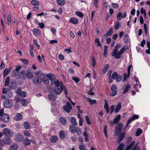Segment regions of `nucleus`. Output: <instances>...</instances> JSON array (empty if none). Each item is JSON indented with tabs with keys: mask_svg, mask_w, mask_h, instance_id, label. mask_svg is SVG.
<instances>
[{
	"mask_svg": "<svg viewBox=\"0 0 150 150\" xmlns=\"http://www.w3.org/2000/svg\"><path fill=\"white\" fill-rule=\"evenodd\" d=\"M115 127L114 134L118 136L117 142L119 144L122 141V123L119 122L116 125Z\"/></svg>",
	"mask_w": 150,
	"mask_h": 150,
	"instance_id": "obj_1",
	"label": "nucleus"
},
{
	"mask_svg": "<svg viewBox=\"0 0 150 150\" xmlns=\"http://www.w3.org/2000/svg\"><path fill=\"white\" fill-rule=\"evenodd\" d=\"M18 75L19 77L21 79H25V75H26L27 78L29 79H31L33 77V75L31 72L30 69H27L26 71L23 70L21 72H18L15 73V76H18Z\"/></svg>",
	"mask_w": 150,
	"mask_h": 150,
	"instance_id": "obj_2",
	"label": "nucleus"
},
{
	"mask_svg": "<svg viewBox=\"0 0 150 150\" xmlns=\"http://www.w3.org/2000/svg\"><path fill=\"white\" fill-rule=\"evenodd\" d=\"M120 45H117L115 47V48L111 54L112 56H115V57L117 59H119L121 57L122 53V49L118 52V50L121 47Z\"/></svg>",
	"mask_w": 150,
	"mask_h": 150,
	"instance_id": "obj_3",
	"label": "nucleus"
},
{
	"mask_svg": "<svg viewBox=\"0 0 150 150\" xmlns=\"http://www.w3.org/2000/svg\"><path fill=\"white\" fill-rule=\"evenodd\" d=\"M50 94L48 95V97L50 100L52 101L55 100V97L57 96V94L59 95L61 93V92H58L57 89H55V91L53 89H51L50 90Z\"/></svg>",
	"mask_w": 150,
	"mask_h": 150,
	"instance_id": "obj_4",
	"label": "nucleus"
},
{
	"mask_svg": "<svg viewBox=\"0 0 150 150\" xmlns=\"http://www.w3.org/2000/svg\"><path fill=\"white\" fill-rule=\"evenodd\" d=\"M69 131L73 134L76 133L78 136L80 135L82 133L81 129L79 127H76L73 125L69 126Z\"/></svg>",
	"mask_w": 150,
	"mask_h": 150,
	"instance_id": "obj_5",
	"label": "nucleus"
},
{
	"mask_svg": "<svg viewBox=\"0 0 150 150\" xmlns=\"http://www.w3.org/2000/svg\"><path fill=\"white\" fill-rule=\"evenodd\" d=\"M53 85H55V87H54V91H55V89H57L58 92H62V91L64 90V86L63 84H61L60 86V88H59L60 86L59 82L58 80H56L54 82H53Z\"/></svg>",
	"mask_w": 150,
	"mask_h": 150,
	"instance_id": "obj_6",
	"label": "nucleus"
},
{
	"mask_svg": "<svg viewBox=\"0 0 150 150\" xmlns=\"http://www.w3.org/2000/svg\"><path fill=\"white\" fill-rule=\"evenodd\" d=\"M3 134L6 136H9L12 137L13 136V133L10 129L7 128H5L3 129L2 130Z\"/></svg>",
	"mask_w": 150,
	"mask_h": 150,
	"instance_id": "obj_7",
	"label": "nucleus"
},
{
	"mask_svg": "<svg viewBox=\"0 0 150 150\" xmlns=\"http://www.w3.org/2000/svg\"><path fill=\"white\" fill-rule=\"evenodd\" d=\"M4 106L7 108H11L12 106V103L11 100L8 99L5 100L3 102Z\"/></svg>",
	"mask_w": 150,
	"mask_h": 150,
	"instance_id": "obj_8",
	"label": "nucleus"
},
{
	"mask_svg": "<svg viewBox=\"0 0 150 150\" xmlns=\"http://www.w3.org/2000/svg\"><path fill=\"white\" fill-rule=\"evenodd\" d=\"M111 77L113 79H115L117 82H119L121 81L122 79V77L121 76L117 74L116 72H114L112 74Z\"/></svg>",
	"mask_w": 150,
	"mask_h": 150,
	"instance_id": "obj_9",
	"label": "nucleus"
},
{
	"mask_svg": "<svg viewBox=\"0 0 150 150\" xmlns=\"http://www.w3.org/2000/svg\"><path fill=\"white\" fill-rule=\"evenodd\" d=\"M121 115H119L117 116L116 117L113 119V121H110V126L112 127L115 124L117 123L120 120L121 118Z\"/></svg>",
	"mask_w": 150,
	"mask_h": 150,
	"instance_id": "obj_10",
	"label": "nucleus"
},
{
	"mask_svg": "<svg viewBox=\"0 0 150 150\" xmlns=\"http://www.w3.org/2000/svg\"><path fill=\"white\" fill-rule=\"evenodd\" d=\"M15 139L17 142H21L23 140V136L21 134L18 133L15 135Z\"/></svg>",
	"mask_w": 150,
	"mask_h": 150,
	"instance_id": "obj_11",
	"label": "nucleus"
},
{
	"mask_svg": "<svg viewBox=\"0 0 150 150\" xmlns=\"http://www.w3.org/2000/svg\"><path fill=\"white\" fill-rule=\"evenodd\" d=\"M111 89L112 92L110 93V96H115L117 93L116 86L115 84L112 85L111 87Z\"/></svg>",
	"mask_w": 150,
	"mask_h": 150,
	"instance_id": "obj_12",
	"label": "nucleus"
},
{
	"mask_svg": "<svg viewBox=\"0 0 150 150\" xmlns=\"http://www.w3.org/2000/svg\"><path fill=\"white\" fill-rule=\"evenodd\" d=\"M63 109L67 112H69L72 109L70 103L68 102H67L66 103V106H64Z\"/></svg>",
	"mask_w": 150,
	"mask_h": 150,
	"instance_id": "obj_13",
	"label": "nucleus"
},
{
	"mask_svg": "<svg viewBox=\"0 0 150 150\" xmlns=\"http://www.w3.org/2000/svg\"><path fill=\"white\" fill-rule=\"evenodd\" d=\"M47 76L48 78L49 79H50L51 81V83L52 85L53 84V82L56 79V77L55 75L51 73L47 75Z\"/></svg>",
	"mask_w": 150,
	"mask_h": 150,
	"instance_id": "obj_14",
	"label": "nucleus"
},
{
	"mask_svg": "<svg viewBox=\"0 0 150 150\" xmlns=\"http://www.w3.org/2000/svg\"><path fill=\"white\" fill-rule=\"evenodd\" d=\"M11 139L9 137H6L3 138L1 141L3 143L7 145H9L11 143Z\"/></svg>",
	"mask_w": 150,
	"mask_h": 150,
	"instance_id": "obj_15",
	"label": "nucleus"
},
{
	"mask_svg": "<svg viewBox=\"0 0 150 150\" xmlns=\"http://www.w3.org/2000/svg\"><path fill=\"white\" fill-rule=\"evenodd\" d=\"M1 120L4 122H8L9 120V117L8 114H4L1 117Z\"/></svg>",
	"mask_w": 150,
	"mask_h": 150,
	"instance_id": "obj_16",
	"label": "nucleus"
},
{
	"mask_svg": "<svg viewBox=\"0 0 150 150\" xmlns=\"http://www.w3.org/2000/svg\"><path fill=\"white\" fill-rule=\"evenodd\" d=\"M23 116L20 113L16 114L15 116L13 117L14 120L16 121H18L21 120L23 118Z\"/></svg>",
	"mask_w": 150,
	"mask_h": 150,
	"instance_id": "obj_17",
	"label": "nucleus"
},
{
	"mask_svg": "<svg viewBox=\"0 0 150 150\" xmlns=\"http://www.w3.org/2000/svg\"><path fill=\"white\" fill-rule=\"evenodd\" d=\"M33 81L34 84H40L42 82V80L38 76L34 77L33 79Z\"/></svg>",
	"mask_w": 150,
	"mask_h": 150,
	"instance_id": "obj_18",
	"label": "nucleus"
},
{
	"mask_svg": "<svg viewBox=\"0 0 150 150\" xmlns=\"http://www.w3.org/2000/svg\"><path fill=\"white\" fill-rule=\"evenodd\" d=\"M69 21L72 23L77 24L78 23L79 20L76 18L72 17L70 19Z\"/></svg>",
	"mask_w": 150,
	"mask_h": 150,
	"instance_id": "obj_19",
	"label": "nucleus"
},
{
	"mask_svg": "<svg viewBox=\"0 0 150 150\" xmlns=\"http://www.w3.org/2000/svg\"><path fill=\"white\" fill-rule=\"evenodd\" d=\"M124 42L125 43H127L128 42L130 41V39L129 38V37L127 34H126L123 37Z\"/></svg>",
	"mask_w": 150,
	"mask_h": 150,
	"instance_id": "obj_20",
	"label": "nucleus"
},
{
	"mask_svg": "<svg viewBox=\"0 0 150 150\" xmlns=\"http://www.w3.org/2000/svg\"><path fill=\"white\" fill-rule=\"evenodd\" d=\"M60 122L62 125H65L67 122L66 119L64 117H61L59 119Z\"/></svg>",
	"mask_w": 150,
	"mask_h": 150,
	"instance_id": "obj_21",
	"label": "nucleus"
},
{
	"mask_svg": "<svg viewBox=\"0 0 150 150\" xmlns=\"http://www.w3.org/2000/svg\"><path fill=\"white\" fill-rule=\"evenodd\" d=\"M23 144L26 146L29 145L30 144V141L27 138H25L23 139Z\"/></svg>",
	"mask_w": 150,
	"mask_h": 150,
	"instance_id": "obj_22",
	"label": "nucleus"
},
{
	"mask_svg": "<svg viewBox=\"0 0 150 150\" xmlns=\"http://www.w3.org/2000/svg\"><path fill=\"white\" fill-rule=\"evenodd\" d=\"M57 140L58 137L56 136L52 137L50 139V141L53 143L56 142L57 141Z\"/></svg>",
	"mask_w": 150,
	"mask_h": 150,
	"instance_id": "obj_23",
	"label": "nucleus"
},
{
	"mask_svg": "<svg viewBox=\"0 0 150 150\" xmlns=\"http://www.w3.org/2000/svg\"><path fill=\"white\" fill-rule=\"evenodd\" d=\"M121 102H119L118 103V104L116 106L114 112L115 113H116L117 112H118L119 111V110L121 108Z\"/></svg>",
	"mask_w": 150,
	"mask_h": 150,
	"instance_id": "obj_24",
	"label": "nucleus"
},
{
	"mask_svg": "<svg viewBox=\"0 0 150 150\" xmlns=\"http://www.w3.org/2000/svg\"><path fill=\"white\" fill-rule=\"evenodd\" d=\"M70 120L71 123L73 124V125H76L77 124V123L76 122V119L74 117H71L70 119Z\"/></svg>",
	"mask_w": 150,
	"mask_h": 150,
	"instance_id": "obj_25",
	"label": "nucleus"
},
{
	"mask_svg": "<svg viewBox=\"0 0 150 150\" xmlns=\"http://www.w3.org/2000/svg\"><path fill=\"white\" fill-rule=\"evenodd\" d=\"M113 30L112 28H110L109 30L105 35V37L106 38L111 35L112 33Z\"/></svg>",
	"mask_w": 150,
	"mask_h": 150,
	"instance_id": "obj_26",
	"label": "nucleus"
},
{
	"mask_svg": "<svg viewBox=\"0 0 150 150\" xmlns=\"http://www.w3.org/2000/svg\"><path fill=\"white\" fill-rule=\"evenodd\" d=\"M18 146L16 144H14L11 145L10 147V150H16L18 148Z\"/></svg>",
	"mask_w": 150,
	"mask_h": 150,
	"instance_id": "obj_27",
	"label": "nucleus"
},
{
	"mask_svg": "<svg viewBox=\"0 0 150 150\" xmlns=\"http://www.w3.org/2000/svg\"><path fill=\"white\" fill-rule=\"evenodd\" d=\"M23 126L26 129H28L30 127L29 123L25 121L23 123Z\"/></svg>",
	"mask_w": 150,
	"mask_h": 150,
	"instance_id": "obj_28",
	"label": "nucleus"
},
{
	"mask_svg": "<svg viewBox=\"0 0 150 150\" xmlns=\"http://www.w3.org/2000/svg\"><path fill=\"white\" fill-rule=\"evenodd\" d=\"M57 2L59 5L63 6L65 3V0H57Z\"/></svg>",
	"mask_w": 150,
	"mask_h": 150,
	"instance_id": "obj_29",
	"label": "nucleus"
},
{
	"mask_svg": "<svg viewBox=\"0 0 150 150\" xmlns=\"http://www.w3.org/2000/svg\"><path fill=\"white\" fill-rule=\"evenodd\" d=\"M59 135L60 137L62 139H64L65 137V134L62 130L60 131L59 133Z\"/></svg>",
	"mask_w": 150,
	"mask_h": 150,
	"instance_id": "obj_30",
	"label": "nucleus"
},
{
	"mask_svg": "<svg viewBox=\"0 0 150 150\" xmlns=\"http://www.w3.org/2000/svg\"><path fill=\"white\" fill-rule=\"evenodd\" d=\"M91 60L92 62V64L93 67H94L96 65V62L95 58L93 56L91 57Z\"/></svg>",
	"mask_w": 150,
	"mask_h": 150,
	"instance_id": "obj_31",
	"label": "nucleus"
},
{
	"mask_svg": "<svg viewBox=\"0 0 150 150\" xmlns=\"http://www.w3.org/2000/svg\"><path fill=\"white\" fill-rule=\"evenodd\" d=\"M132 65H129L127 68V77H129L130 75V70L131 68L132 67Z\"/></svg>",
	"mask_w": 150,
	"mask_h": 150,
	"instance_id": "obj_32",
	"label": "nucleus"
},
{
	"mask_svg": "<svg viewBox=\"0 0 150 150\" xmlns=\"http://www.w3.org/2000/svg\"><path fill=\"white\" fill-rule=\"evenodd\" d=\"M130 87V86L129 84H127V85L124 91L122 92V94H124L128 92Z\"/></svg>",
	"mask_w": 150,
	"mask_h": 150,
	"instance_id": "obj_33",
	"label": "nucleus"
},
{
	"mask_svg": "<svg viewBox=\"0 0 150 150\" xmlns=\"http://www.w3.org/2000/svg\"><path fill=\"white\" fill-rule=\"evenodd\" d=\"M142 130L140 128H138L137 130L135 135L136 136L138 137L142 133Z\"/></svg>",
	"mask_w": 150,
	"mask_h": 150,
	"instance_id": "obj_34",
	"label": "nucleus"
},
{
	"mask_svg": "<svg viewBox=\"0 0 150 150\" xmlns=\"http://www.w3.org/2000/svg\"><path fill=\"white\" fill-rule=\"evenodd\" d=\"M87 101H88L90 104L92 105L93 104H95L96 103V100H91L90 98H88Z\"/></svg>",
	"mask_w": 150,
	"mask_h": 150,
	"instance_id": "obj_35",
	"label": "nucleus"
},
{
	"mask_svg": "<svg viewBox=\"0 0 150 150\" xmlns=\"http://www.w3.org/2000/svg\"><path fill=\"white\" fill-rule=\"evenodd\" d=\"M108 47L107 46H105L104 47V51L103 52V55L105 57H107L106 54H107V49Z\"/></svg>",
	"mask_w": 150,
	"mask_h": 150,
	"instance_id": "obj_36",
	"label": "nucleus"
},
{
	"mask_svg": "<svg viewBox=\"0 0 150 150\" xmlns=\"http://www.w3.org/2000/svg\"><path fill=\"white\" fill-rule=\"evenodd\" d=\"M21 68V66H19L17 67L15 69V70H13L12 71V73L14 74V76H15V73H16L15 72V71H19Z\"/></svg>",
	"mask_w": 150,
	"mask_h": 150,
	"instance_id": "obj_37",
	"label": "nucleus"
},
{
	"mask_svg": "<svg viewBox=\"0 0 150 150\" xmlns=\"http://www.w3.org/2000/svg\"><path fill=\"white\" fill-rule=\"evenodd\" d=\"M75 13L77 16L81 18H82L83 16V14L81 12L76 11Z\"/></svg>",
	"mask_w": 150,
	"mask_h": 150,
	"instance_id": "obj_38",
	"label": "nucleus"
},
{
	"mask_svg": "<svg viewBox=\"0 0 150 150\" xmlns=\"http://www.w3.org/2000/svg\"><path fill=\"white\" fill-rule=\"evenodd\" d=\"M19 95L22 97H25L26 96V92L24 91H22Z\"/></svg>",
	"mask_w": 150,
	"mask_h": 150,
	"instance_id": "obj_39",
	"label": "nucleus"
},
{
	"mask_svg": "<svg viewBox=\"0 0 150 150\" xmlns=\"http://www.w3.org/2000/svg\"><path fill=\"white\" fill-rule=\"evenodd\" d=\"M10 77H9L8 76L6 78L5 81V86H6L8 85Z\"/></svg>",
	"mask_w": 150,
	"mask_h": 150,
	"instance_id": "obj_40",
	"label": "nucleus"
},
{
	"mask_svg": "<svg viewBox=\"0 0 150 150\" xmlns=\"http://www.w3.org/2000/svg\"><path fill=\"white\" fill-rule=\"evenodd\" d=\"M117 20L120 21L122 18V13L120 12H119L117 14Z\"/></svg>",
	"mask_w": 150,
	"mask_h": 150,
	"instance_id": "obj_41",
	"label": "nucleus"
},
{
	"mask_svg": "<svg viewBox=\"0 0 150 150\" xmlns=\"http://www.w3.org/2000/svg\"><path fill=\"white\" fill-rule=\"evenodd\" d=\"M17 84L16 83L14 82H12L11 83V88L12 89H15L16 88Z\"/></svg>",
	"mask_w": 150,
	"mask_h": 150,
	"instance_id": "obj_42",
	"label": "nucleus"
},
{
	"mask_svg": "<svg viewBox=\"0 0 150 150\" xmlns=\"http://www.w3.org/2000/svg\"><path fill=\"white\" fill-rule=\"evenodd\" d=\"M71 79L76 83H78L79 81V79L75 76H72Z\"/></svg>",
	"mask_w": 150,
	"mask_h": 150,
	"instance_id": "obj_43",
	"label": "nucleus"
},
{
	"mask_svg": "<svg viewBox=\"0 0 150 150\" xmlns=\"http://www.w3.org/2000/svg\"><path fill=\"white\" fill-rule=\"evenodd\" d=\"M122 77V81H127V78L128 77H127V75L126 73H125L124 74Z\"/></svg>",
	"mask_w": 150,
	"mask_h": 150,
	"instance_id": "obj_44",
	"label": "nucleus"
},
{
	"mask_svg": "<svg viewBox=\"0 0 150 150\" xmlns=\"http://www.w3.org/2000/svg\"><path fill=\"white\" fill-rule=\"evenodd\" d=\"M138 143L135 145L132 150H140V148L137 146Z\"/></svg>",
	"mask_w": 150,
	"mask_h": 150,
	"instance_id": "obj_45",
	"label": "nucleus"
},
{
	"mask_svg": "<svg viewBox=\"0 0 150 150\" xmlns=\"http://www.w3.org/2000/svg\"><path fill=\"white\" fill-rule=\"evenodd\" d=\"M139 117V116L138 115H133L132 117H131L132 119V120H135L138 119Z\"/></svg>",
	"mask_w": 150,
	"mask_h": 150,
	"instance_id": "obj_46",
	"label": "nucleus"
},
{
	"mask_svg": "<svg viewBox=\"0 0 150 150\" xmlns=\"http://www.w3.org/2000/svg\"><path fill=\"white\" fill-rule=\"evenodd\" d=\"M31 4L34 6L37 5L39 4V2L38 1L35 0H33L31 1Z\"/></svg>",
	"mask_w": 150,
	"mask_h": 150,
	"instance_id": "obj_47",
	"label": "nucleus"
},
{
	"mask_svg": "<svg viewBox=\"0 0 150 150\" xmlns=\"http://www.w3.org/2000/svg\"><path fill=\"white\" fill-rule=\"evenodd\" d=\"M115 29L116 30H117L118 29L119 26L120 25L119 22L118 21H117L115 23Z\"/></svg>",
	"mask_w": 150,
	"mask_h": 150,
	"instance_id": "obj_48",
	"label": "nucleus"
},
{
	"mask_svg": "<svg viewBox=\"0 0 150 150\" xmlns=\"http://www.w3.org/2000/svg\"><path fill=\"white\" fill-rule=\"evenodd\" d=\"M39 77L42 80L43 79L46 78V76L45 74H42L40 75Z\"/></svg>",
	"mask_w": 150,
	"mask_h": 150,
	"instance_id": "obj_49",
	"label": "nucleus"
},
{
	"mask_svg": "<svg viewBox=\"0 0 150 150\" xmlns=\"http://www.w3.org/2000/svg\"><path fill=\"white\" fill-rule=\"evenodd\" d=\"M42 81H43L45 83H48L49 82L48 78H47V77L46 78L43 79L42 80Z\"/></svg>",
	"mask_w": 150,
	"mask_h": 150,
	"instance_id": "obj_50",
	"label": "nucleus"
},
{
	"mask_svg": "<svg viewBox=\"0 0 150 150\" xmlns=\"http://www.w3.org/2000/svg\"><path fill=\"white\" fill-rule=\"evenodd\" d=\"M129 48V46L128 45H126L124 46L123 47H122V54H123L124 52L127 49Z\"/></svg>",
	"mask_w": 150,
	"mask_h": 150,
	"instance_id": "obj_51",
	"label": "nucleus"
},
{
	"mask_svg": "<svg viewBox=\"0 0 150 150\" xmlns=\"http://www.w3.org/2000/svg\"><path fill=\"white\" fill-rule=\"evenodd\" d=\"M85 119L87 123L89 125L91 124V122L90 120V119L88 116H86L85 117Z\"/></svg>",
	"mask_w": 150,
	"mask_h": 150,
	"instance_id": "obj_52",
	"label": "nucleus"
},
{
	"mask_svg": "<svg viewBox=\"0 0 150 150\" xmlns=\"http://www.w3.org/2000/svg\"><path fill=\"white\" fill-rule=\"evenodd\" d=\"M9 73L8 72L7 70V69L6 68L4 70L3 73V75L4 77L6 76Z\"/></svg>",
	"mask_w": 150,
	"mask_h": 150,
	"instance_id": "obj_53",
	"label": "nucleus"
},
{
	"mask_svg": "<svg viewBox=\"0 0 150 150\" xmlns=\"http://www.w3.org/2000/svg\"><path fill=\"white\" fill-rule=\"evenodd\" d=\"M111 6L114 8H116L118 7V5L117 4H115L112 3L111 4Z\"/></svg>",
	"mask_w": 150,
	"mask_h": 150,
	"instance_id": "obj_54",
	"label": "nucleus"
},
{
	"mask_svg": "<svg viewBox=\"0 0 150 150\" xmlns=\"http://www.w3.org/2000/svg\"><path fill=\"white\" fill-rule=\"evenodd\" d=\"M115 109V106L114 105H112L110 106V114H111L114 111Z\"/></svg>",
	"mask_w": 150,
	"mask_h": 150,
	"instance_id": "obj_55",
	"label": "nucleus"
},
{
	"mask_svg": "<svg viewBox=\"0 0 150 150\" xmlns=\"http://www.w3.org/2000/svg\"><path fill=\"white\" fill-rule=\"evenodd\" d=\"M59 59L61 60H62L64 59V56L61 54H60L58 55Z\"/></svg>",
	"mask_w": 150,
	"mask_h": 150,
	"instance_id": "obj_56",
	"label": "nucleus"
},
{
	"mask_svg": "<svg viewBox=\"0 0 150 150\" xmlns=\"http://www.w3.org/2000/svg\"><path fill=\"white\" fill-rule=\"evenodd\" d=\"M24 135L26 136L29 137L30 135V133L28 131H25L23 132Z\"/></svg>",
	"mask_w": 150,
	"mask_h": 150,
	"instance_id": "obj_57",
	"label": "nucleus"
},
{
	"mask_svg": "<svg viewBox=\"0 0 150 150\" xmlns=\"http://www.w3.org/2000/svg\"><path fill=\"white\" fill-rule=\"evenodd\" d=\"M129 125H127V124H126V125L123 129V130L124 131H127L129 129L130 127H128Z\"/></svg>",
	"mask_w": 150,
	"mask_h": 150,
	"instance_id": "obj_58",
	"label": "nucleus"
},
{
	"mask_svg": "<svg viewBox=\"0 0 150 150\" xmlns=\"http://www.w3.org/2000/svg\"><path fill=\"white\" fill-rule=\"evenodd\" d=\"M38 25H39V26L40 28H43L45 27V25L44 23H38Z\"/></svg>",
	"mask_w": 150,
	"mask_h": 150,
	"instance_id": "obj_59",
	"label": "nucleus"
},
{
	"mask_svg": "<svg viewBox=\"0 0 150 150\" xmlns=\"http://www.w3.org/2000/svg\"><path fill=\"white\" fill-rule=\"evenodd\" d=\"M7 21L8 22V25H10L11 23V19L10 16L9 15H8V17Z\"/></svg>",
	"mask_w": 150,
	"mask_h": 150,
	"instance_id": "obj_60",
	"label": "nucleus"
},
{
	"mask_svg": "<svg viewBox=\"0 0 150 150\" xmlns=\"http://www.w3.org/2000/svg\"><path fill=\"white\" fill-rule=\"evenodd\" d=\"M21 60L24 64H28V61L25 59H21Z\"/></svg>",
	"mask_w": 150,
	"mask_h": 150,
	"instance_id": "obj_61",
	"label": "nucleus"
},
{
	"mask_svg": "<svg viewBox=\"0 0 150 150\" xmlns=\"http://www.w3.org/2000/svg\"><path fill=\"white\" fill-rule=\"evenodd\" d=\"M145 43L146 42L145 40L144 39H143L141 43L140 46L142 47H144V45L145 44Z\"/></svg>",
	"mask_w": 150,
	"mask_h": 150,
	"instance_id": "obj_62",
	"label": "nucleus"
},
{
	"mask_svg": "<svg viewBox=\"0 0 150 150\" xmlns=\"http://www.w3.org/2000/svg\"><path fill=\"white\" fill-rule=\"evenodd\" d=\"M79 148L80 150H85L84 146L82 144H80L79 146Z\"/></svg>",
	"mask_w": 150,
	"mask_h": 150,
	"instance_id": "obj_63",
	"label": "nucleus"
},
{
	"mask_svg": "<svg viewBox=\"0 0 150 150\" xmlns=\"http://www.w3.org/2000/svg\"><path fill=\"white\" fill-rule=\"evenodd\" d=\"M38 30L36 29H34L33 30V34L36 35H37L38 34Z\"/></svg>",
	"mask_w": 150,
	"mask_h": 150,
	"instance_id": "obj_64",
	"label": "nucleus"
}]
</instances>
